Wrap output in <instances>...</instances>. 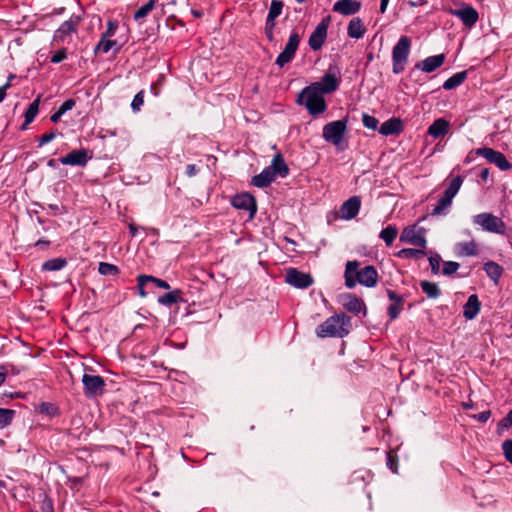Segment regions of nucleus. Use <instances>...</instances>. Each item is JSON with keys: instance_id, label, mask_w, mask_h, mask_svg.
<instances>
[{"instance_id": "f257e3e1", "label": "nucleus", "mask_w": 512, "mask_h": 512, "mask_svg": "<svg viewBox=\"0 0 512 512\" xmlns=\"http://www.w3.org/2000/svg\"><path fill=\"white\" fill-rule=\"evenodd\" d=\"M360 263L358 261H348L345 267V285L352 289L357 283L366 286L374 287L378 282V273L374 266L368 265L359 269Z\"/></svg>"}, {"instance_id": "f03ea898", "label": "nucleus", "mask_w": 512, "mask_h": 512, "mask_svg": "<svg viewBox=\"0 0 512 512\" xmlns=\"http://www.w3.org/2000/svg\"><path fill=\"white\" fill-rule=\"evenodd\" d=\"M297 104L304 105L312 116L322 114L327 109L324 94L317 90L315 85H309L301 90L297 100Z\"/></svg>"}, {"instance_id": "7ed1b4c3", "label": "nucleus", "mask_w": 512, "mask_h": 512, "mask_svg": "<svg viewBox=\"0 0 512 512\" xmlns=\"http://www.w3.org/2000/svg\"><path fill=\"white\" fill-rule=\"evenodd\" d=\"M350 318L344 314L334 315L316 328V335L320 338H342L349 333Z\"/></svg>"}, {"instance_id": "20e7f679", "label": "nucleus", "mask_w": 512, "mask_h": 512, "mask_svg": "<svg viewBox=\"0 0 512 512\" xmlns=\"http://www.w3.org/2000/svg\"><path fill=\"white\" fill-rule=\"evenodd\" d=\"M411 49V39L408 36H401L392 50V71L399 74L404 71Z\"/></svg>"}, {"instance_id": "39448f33", "label": "nucleus", "mask_w": 512, "mask_h": 512, "mask_svg": "<svg viewBox=\"0 0 512 512\" xmlns=\"http://www.w3.org/2000/svg\"><path fill=\"white\" fill-rule=\"evenodd\" d=\"M473 223L479 225L486 232L505 234L506 224L504 221L489 212L480 213L473 216Z\"/></svg>"}, {"instance_id": "423d86ee", "label": "nucleus", "mask_w": 512, "mask_h": 512, "mask_svg": "<svg viewBox=\"0 0 512 512\" xmlns=\"http://www.w3.org/2000/svg\"><path fill=\"white\" fill-rule=\"evenodd\" d=\"M348 119L336 120L327 123L323 127L322 136L324 140L334 146H339L347 130Z\"/></svg>"}, {"instance_id": "0eeeda50", "label": "nucleus", "mask_w": 512, "mask_h": 512, "mask_svg": "<svg viewBox=\"0 0 512 512\" xmlns=\"http://www.w3.org/2000/svg\"><path fill=\"white\" fill-rule=\"evenodd\" d=\"M425 229L416 225L408 226L403 229L400 235V241L411 244L415 247L426 249L427 240L424 236Z\"/></svg>"}, {"instance_id": "6e6552de", "label": "nucleus", "mask_w": 512, "mask_h": 512, "mask_svg": "<svg viewBox=\"0 0 512 512\" xmlns=\"http://www.w3.org/2000/svg\"><path fill=\"white\" fill-rule=\"evenodd\" d=\"M475 154L484 157L489 163L495 164L502 171L510 170L512 167L503 153L492 148H477Z\"/></svg>"}, {"instance_id": "1a4fd4ad", "label": "nucleus", "mask_w": 512, "mask_h": 512, "mask_svg": "<svg viewBox=\"0 0 512 512\" xmlns=\"http://www.w3.org/2000/svg\"><path fill=\"white\" fill-rule=\"evenodd\" d=\"M340 82L341 79L338 76L337 69L329 68L320 81L314 82L311 85H315L317 90L323 94H330L338 89Z\"/></svg>"}, {"instance_id": "9d476101", "label": "nucleus", "mask_w": 512, "mask_h": 512, "mask_svg": "<svg viewBox=\"0 0 512 512\" xmlns=\"http://www.w3.org/2000/svg\"><path fill=\"white\" fill-rule=\"evenodd\" d=\"M300 43V36L297 32H292L289 36L288 42L285 45L283 51L276 58L275 63L279 67H283L287 63L291 62L295 56Z\"/></svg>"}, {"instance_id": "9b49d317", "label": "nucleus", "mask_w": 512, "mask_h": 512, "mask_svg": "<svg viewBox=\"0 0 512 512\" xmlns=\"http://www.w3.org/2000/svg\"><path fill=\"white\" fill-rule=\"evenodd\" d=\"M84 393L87 397H94L104 392L105 381L99 375L84 374L82 377Z\"/></svg>"}, {"instance_id": "f8f14e48", "label": "nucleus", "mask_w": 512, "mask_h": 512, "mask_svg": "<svg viewBox=\"0 0 512 512\" xmlns=\"http://www.w3.org/2000/svg\"><path fill=\"white\" fill-rule=\"evenodd\" d=\"M79 16H72L69 20L61 24V26L54 32L53 41L60 43L70 39L73 33L77 32V27L80 23Z\"/></svg>"}, {"instance_id": "ddd939ff", "label": "nucleus", "mask_w": 512, "mask_h": 512, "mask_svg": "<svg viewBox=\"0 0 512 512\" xmlns=\"http://www.w3.org/2000/svg\"><path fill=\"white\" fill-rule=\"evenodd\" d=\"M285 280L291 286L296 288L305 289L312 285L313 278L310 274L300 272L295 268H290L286 275Z\"/></svg>"}, {"instance_id": "4468645a", "label": "nucleus", "mask_w": 512, "mask_h": 512, "mask_svg": "<svg viewBox=\"0 0 512 512\" xmlns=\"http://www.w3.org/2000/svg\"><path fill=\"white\" fill-rule=\"evenodd\" d=\"M231 203L236 209L248 211L250 218H253L256 214V200L252 195L248 193H242L234 196Z\"/></svg>"}, {"instance_id": "2eb2a0df", "label": "nucleus", "mask_w": 512, "mask_h": 512, "mask_svg": "<svg viewBox=\"0 0 512 512\" xmlns=\"http://www.w3.org/2000/svg\"><path fill=\"white\" fill-rule=\"evenodd\" d=\"M450 14L458 17L467 27L474 26L479 18L476 9L466 4H463L460 9H450Z\"/></svg>"}, {"instance_id": "dca6fc26", "label": "nucleus", "mask_w": 512, "mask_h": 512, "mask_svg": "<svg viewBox=\"0 0 512 512\" xmlns=\"http://www.w3.org/2000/svg\"><path fill=\"white\" fill-rule=\"evenodd\" d=\"M328 19L322 20L311 33L308 44L314 51L319 50L327 38Z\"/></svg>"}, {"instance_id": "f3484780", "label": "nucleus", "mask_w": 512, "mask_h": 512, "mask_svg": "<svg viewBox=\"0 0 512 512\" xmlns=\"http://www.w3.org/2000/svg\"><path fill=\"white\" fill-rule=\"evenodd\" d=\"M91 156L88 155V151L86 149H78L73 150L67 155L61 157L59 159L60 163L63 165L70 166H85Z\"/></svg>"}, {"instance_id": "a211bd4d", "label": "nucleus", "mask_w": 512, "mask_h": 512, "mask_svg": "<svg viewBox=\"0 0 512 512\" xmlns=\"http://www.w3.org/2000/svg\"><path fill=\"white\" fill-rule=\"evenodd\" d=\"M361 207V199L359 196H352L346 200L340 207V217L345 220L355 218Z\"/></svg>"}, {"instance_id": "6ab92c4d", "label": "nucleus", "mask_w": 512, "mask_h": 512, "mask_svg": "<svg viewBox=\"0 0 512 512\" xmlns=\"http://www.w3.org/2000/svg\"><path fill=\"white\" fill-rule=\"evenodd\" d=\"M445 55L438 54L425 58L422 62L417 63L415 68L421 69L425 73H431L438 69L445 62Z\"/></svg>"}, {"instance_id": "aec40b11", "label": "nucleus", "mask_w": 512, "mask_h": 512, "mask_svg": "<svg viewBox=\"0 0 512 512\" xmlns=\"http://www.w3.org/2000/svg\"><path fill=\"white\" fill-rule=\"evenodd\" d=\"M360 8L361 3L356 0H339L333 6V10L342 15H354Z\"/></svg>"}, {"instance_id": "412c9836", "label": "nucleus", "mask_w": 512, "mask_h": 512, "mask_svg": "<svg viewBox=\"0 0 512 512\" xmlns=\"http://www.w3.org/2000/svg\"><path fill=\"white\" fill-rule=\"evenodd\" d=\"M403 131V124L399 118H391L379 128V133L384 136L397 135Z\"/></svg>"}, {"instance_id": "4be33fe9", "label": "nucleus", "mask_w": 512, "mask_h": 512, "mask_svg": "<svg viewBox=\"0 0 512 512\" xmlns=\"http://www.w3.org/2000/svg\"><path fill=\"white\" fill-rule=\"evenodd\" d=\"M275 177L280 176L282 178L289 174V168L281 153L274 155L270 166H268Z\"/></svg>"}, {"instance_id": "5701e85b", "label": "nucleus", "mask_w": 512, "mask_h": 512, "mask_svg": "<svg viewBox=\"0 0 512 512\" xmlns=\"http://www.w3.org/2000/svg\"><path fill=\"white\" fill-rule=\"evenodd\" d=\"M481 303L476 294L470 295L463 307V315L467 320H473L479 313Z\"/></svg>"}, {"instance_id": "b1692460", "label": "nucleus", "mask_w": 512, "mask_h": 512, "mask_svg": "<svg viewBox=\"0 0 512 512\" xmlns=\"http://www.w3.org/2000/svg\"><path fill=\"white\" fill-rule=\"evenodd\" d=\"M450 128V123L444 118L436 119L428 128V134L433 138L445 136Z\"/></svg>"}, {"instance_id": "393cba45", "label": "nucleus", "mask_w": 512, "mask_h": 512, "mask_svg": "<svg viewBox=\"0 0 512 512\" xmlns=\"http://www.w3.org/2000/svg\"><path fill=\"white\" fill-rule=\"evenodd\" d=\"M275 178L270 168L266 167L261 173L252 178L251 183L258 188H264L269 186Z\"/></svg>"}, {"instance_id": "a878e982", "label": "nucleus", "mask_w": 512, "mask_h": 512, "mask_svg": "<svg viewBox=\"0 0 512 512\" xmlns=\"http://www.w3.org/2000/svg\"><path fill=\"white\" fill-rule=\"evenodd\" d=\"M365 27L360 18H353L348 25L347 33L350 38L360 39L364 36Z\"/></svg>"}, {"instance_id": "bb28decb", "label": "nucleus", "mask_w": 512, "mask_h": 512, "mask_svg": "<svg viewBox=\"0 0 512 512\" xmlns=\"http://www.w3.org/2000/svg\"><path fill=\"white\" fill-rule=\"evenodd\" d=\"M487 276L495 283L498 284V281L503 273V268L494 261H488L484 264L483 267Z\"/></svg>"}, {"instance_id": "cd10ccee", "label": "nucleus", "mask_w": 512, "mask_h": 512, "mask_svg": "<svg viewBox=\"0 0 512 512\" xmlns=\"http://www.w3.org/2000/svg\"><path fill=\"white\" fill-rule=\"evenodd\" d=\"M344 299L345 302L343 305L345 309L348 310L349 312L358 314L364 308L363 301L357 298L355 295L347 294L344 296Z\"/></svg>"}, {"instance_id": "c85d7f7f", "label": "nucleus", "mask_w": 512, "mask_h": 512, "mask_svg": "<svg viewBox=\"0 0 512 512\" xmlns=\"http://www.w3.org/2000/svg\"><path fill=\"white\" fill-rule=\"evenodd\" d=\"M456 251L460 256H476L478 254L477 244L474 240L457 243Z\"/></svg>"}, {"instance_id": "c756f323", "label": "nucleus", "mask_w": 512, "mask_h": 512, "mask_svg": "<svg viewBox=\"0 0 512 512\" xmlns=\"http://www.w3.org/2000/svg\"><path fill=\"white\" fill-rule=\"evenodd\" d=\"M467 78V72L461 71L455 73L443 83V89L452 90L461 85Z\"/></svg>"}, {"instance_id": "7c9ffc66", "label": "nucleus", "mask_w": 512, "mask_h": 512, "mask_svg": "<svg viewBox=\"0 0 512 512\" xmlns=\"http://www.w3.org/2000/svg\"><path fill=\"white\" fill-rule=\"evenodd\" d=\"M420 287L430 299H436L441 295L439 286L434 282L423 280L420 282Z\"/></svg>"}, {"instance_id": "2f4dec72", "label": "nucleus", "mask_w": 512, "mask_h": 512, "mask_svg": "<svg viewBox=\"0 0 512 512\" xmlns=\"http://www.w3.org/2000/svg\"><path fill=\"white\" fill-rule=\"evenodd\" d=\"M39 105H40V96H38L30 105L28 106L24 117L25 122L22 125V129H25L28 124H30L36 117L39 111Z\"/></svg>"}, {"instance_id": "473e14b6", "label": "nucleus", "mask_w": 512, "mask_h": 512, "mask_svg": "<svg viewBox=\"0 0 512 512\" xmlns=\"http://www.w3.org/2000/svg\"><path fill=\"white\" fill-rule=\"evenodd\" d=\"M426 255L425 249H413V248H404L396 253V256L401 259H420Z\"/></svg>"}, {"instance_id": "72a5a7b5", "label": "nucleus", "mask_w": 512, "mask_h": 512, "mask_svg": "<svg viewBox=\"0 0 512 512\" xmlns=\"http://www.w3.org/2000/svg\"><path fill=\"white\" fill-rule=\"evenodd\" d=\"M452 200L453 199H451L450 197H448L447 195H445L443 193V195L439 199L438 203L432 209L431 215L435 216V215L445 214L446 210L451 206Z\"/></svg>"}, {"instance_id": "f704fd0d", "label": "nucleus", "mask_w": 512, "mask_h": 512, "mask_svg": "<svg viewBox=\"0 0 512 512\" xmlns=\"http://www.w3.org/2000/svg\"><path fill=\"white\" fill-rule=\"evenodd\" d=\"M67 265L65 258H53L45 261L42 264V270L44 271H59Z\"/></svg>"}, {"instance_id": "c9c22d12", "label": "nucleus", "mask_w": 512, "mask_h": 512, "mask_svg": "<svg viewBox=\"0 0 512 512\" xmlns=\"http://www.w3.org/2000/svg\"><path fill=\"white\" fill-rule=\"evenodd\" d=\"M397 234L398 229L395 226L389 225L381 230L379 237L385 242L387 246H391L396 239Z\"/></svg>"}, {"instance_id": "e433bc0d", "label": "nucleus", "mask_w": 512, "mask_h": 512, "mask_svg": "<svg viewBox=\"0 0 512 512\" xmlns=\"http://www.w3.org/2000/svg\"><path fill=\"white\" fill-rule=\"evenodd\" d=\"M463 183V178L461 176H457L453 178L447 187V189L444 191V194L453 199L456 194L458 193L461 185Z\"/></svg>"}, {"instance_id": "4c0bfd02", "label": "nucleus", "mask_w": 512, "mask_h": 512, "mask_svg": "<svg viewBox=\"0 0 512 512\" xmlns=\"http://www.w3.org/2000/svg\"><path fill=\"white\" fill-rule=\"evenodd\" d=\"M157 0H150L145 5L141 6L134 14L135 20H140L145 18L154 8Z\"/></svg>"}, {"instance_id": "58836bf2", "label": "nucleus", "mask_w": 512, "mask_h": 512, "mask_svg": "<svg viewBox=\"0 0 512 512\" xmlns=\"http://www.w3.org/2000/svg\"><path fill=\"white\" fill-rule=\"evenodd\" d=\"M15 412L10 409L0 408V428H5L11 424Z\"/></svg>"}, {"instance_id": "ea45409f", "label": "nucleus", "mask_w": 512, "mask_h": 512, "mask_svg": "<svg viewBox=\"0 0 512 512\" xmlns=\"http://www.w3.org/2000/svg\"><path fill=\"white\" fill-rule=\"evenodd\" d=\"M98 271L101 275H117L119 273V269L116 265L101 262L99 263Z\"/></svg>"}, {"instance_id": "a19ab883", "label": "nucleus", "mask_w": 512, "mask_h": 512, "mask_svg": "<svg viewBox=\"0 0 512 512\" xmlns=\"http://www.w3.org/2000/svg\"><path fill=\"white\" fill-rule=\"evenodd\" d=\"M283 3L279 0H273L270 5V9L267 17L271 19H276L282 12Z\"/></svg>"}, {"instance_id": "79ce46f5", "label": "nucleus", "mask_w": 512, "mask_h": 512, "mask_svg": "<svg viewBox=\"0 0 512 512\" xmlns=\"http://www.w3.org/2000/svg\"><path fill=\"white\" fill-rule=\"evenodd\" d=\"M177 293H179V291L168 292V293L160 296L158 298V302L161 305L170 306V305H172V304L177 302V300H178Z\"/></svg>"}, {"instance_id": "37998d69", "label": "nucleus", "mask_w": 512, "mask_h": 512, "mask_svg": "<svg viewBox=\"0 0 512 512\" xmlns=\"http://www.w3.org/2000/svg\"><path fill=\"white\" fill-rule=\"evenodd\" d=\"M107 37L102 36V39L96 46L95 51H100L102 53H107L111 50V48L116 44V41L114 40H108Z\"/></svg>"}, {"instance_id": "c03bdc74", "label": "nucleus", "mask_w": 512, "mask_h": 512, "mask_svg": "<svg viewBox=\"0 0 512 512\" xmlns=\"http://www.w3.org/2000/svg\"><path fill=\"white\" fill-rule=\"evenodd\" d=\"M362 123L366 128L371 129V130H376L378 127L379 121L376 117L364 113L362 115Z\"/></svg>"}, {"instance_id": "a18cd8bd", "label": "nucleus", "mask_w": 512, "mask_h": 512, "mask_svg": "<svg viewBox=\"0 0 512 512\" xmlns=\"http://www.w3.org/2000/svg\"><path fill=\"white\" fill-rule=\"evenodd\" d=\"M459 267L460 265L458 262L445 261L443 263L442 273L446 276L452 275L459 269Z\"/></svg>"}, {"instance_id": "49530a36", "label": "nucleus", "mask_w": 512, "mask_h": 512, "mask_svg": "<svg viewBox=\"0 0 512 512\" xmlns=\"http://www.w3.org/2000/svg\"><path fill=\"white\" fill-rule=\"evenodd\" d=\"M39 411L43 414L54 416L58 413V408L52 403L43 402L39 406Z\"/></svg>"}, {"instance_id": "de8ad7c7", "label": "nucleus", "mask_w": 512, "mask_h": 512, "mask_svg": "<svg viewBox=\"0 0 512 512\" xmlns=\"http://www.w3.org/2000/svg\"><path fill=\"white\" fill-rule=\"evenodd\" d=\"M143 103H144V92L140 91L139 93H137L134 96L132 103H131V107L134 111H139L141 106L143 105Z\"/></svg>"}, {"instance_id": "09e8293b", "label": "nucleus", "mask_w": 512, "mask_h": 512, "mask_svg": "<svg viewBox=\"0 0 512 512\" xmlns=\"http://www.w3.org/2000/svg\"><path fill=\"white\" fill-rule=\"evenodd\" d=\"M440 261H441V257L438 254L429 257V263H430L431 271L433 274L439 273Z\"/></svg>"}, {"instance_id": "8fccbe9b", "label": "nucleus", "mask_w": 512, "mask_h": 512, "mask_svg": "<svg viewBox=\"0 0 512 512\" xmlns=\"http://www.w3.org/2000/svg\"><path fill=\"white\" fill-rule=\"evenodd\" d=\"M403 304H391L388 307V315L391 320L396 319L402 311Z\"/></svg>"}, {"instance_id": "3c124183", "label": "nucleus", "mask_w": 512, "mask_h": 512, "mask_svg": "<svg viewBox=\"0 0 512 512\" xmlns=\"http://www.w3.org/2000/svg\"><path fill=\"white\" fill-rule=\"evenodd\" d=\"M505 458L512 464V440H506L502 444Z\"/></svg>"}, {"instance_id": "603ef678", "label": "nucleus", "mask_w": 512, "mask_h": 512, "mask_svg": "<svg viewBox=\"0 0 512 512\" xmlns=\"http://www.w3.org/2000/svg\"><path fill=\"white\" fill-rule=\"evenodd\" d=\"M66 58H67V52H66V49L63 48V49H60V50L56 51L55 53H53V55L51 56V62L52 63H60Z\"/></svg>"}, {"instance_id": "864d4df0", "label": "nucleus", "mask_w": 512, "mask_h": 512, "mask_svg": "<svg viewBox=\"0 0 512 512\" xmlns=\"http://www.w3.org/2000/svg\"><path fill=\"white\" fill-rule=\"evenodd\" d=\"M57 134L56 132L54 131H51L49 133H45L43 134L40 138H39V146H43L49 142H51L52 140H54L56 138Z\"/></svg>"}, {"instance_id": "5fc2aeb1", "label": "nucleus", "mask_w": 512, "mask_h": 512, "mask_svg": "<svg viewBox=\"0 0 512 512\" xmlns=\"http://www.w3.org/2000/svg\"><path fill=\"white\" fill-rule=\"evenodd\" d=\"M387 296L392 304H403L404 298L393 290H387Z\"/></svg>"}, {"instance_id": "6e6d98bb", "label": "nucleus", "mask_w": 512, "mask_h": 512, "mask_svg": "<svg viewBox=\"0 0 512 512\" xmlns=\"http://www.w3.org/2000/svg\"><path fill=\"white\" fill-rule=\"evenodd\" d=\"M75 104H76L75 100L68 99L61 104V106L58 108V111L64 115L67 111L73 109Z\"/></svg>"}, {"instance_id": "4d7b16f0", "label": "nucleus", "mask_w": 512, "mask_h": 512, "mask_svg": "<svg viewBox=\"0 0 512 512\" xmlns=\"http://www.w3.org/2000/svg\"><path fill=\"white\" fill-rule=\"evenodd\" d=\"M117 29V23L113 21L108 22V27L106 32L103 34L104 37H111L115 34Z\"/></svg>"}, {"instance_id": "13d9d810", "label": "nucleus", "mask_w": 512, "mask_h": 512, "mask_svg": "<svg viewBox=\"0 0 512 512\" xmlns=\"http://www.w3.org/2000/svg\"><path fill=\"white\" fill-rule=\"evenodd\" d=\"M387 466L389 469H391L393 472H397L396 466L397 462L391 452L387 453Z\"/></svg>"}, {"instance_id": "bf43d9fd", "label": "nucleus", "mask_w": 512, "mask_h": 512, "mask_svg": "<svg viewBox=\"0 0 512 512\" xmlns=\"http://www.w3.org/2000/svg\"><path fill=\"white\" fill-rule=\"evenodd\" d=\"M503 428H509L512 426V411H510L499 424Z\"/></svg>"}, {"instance_id": "052dcab7", "label": "nucleus", "mask_w": 512, "mask_h": 512, "mask_svg": "<svg viewBox=\"0 0 512 512\" xmlns=\"http://www.w3.org/2000/svg\"><path fill=\"white\" fill-rule=\"evenodd\" d=\"M185 173H186V175L188 177H193V176H195L198 173V168L196 167L195 164H189L186 167V172Z\"/></svg>"}, {"instance_id": "680f3d73", "label": "nucleus", "mask_w": 512, "mask_h": 512, "mask_svg": "<svg viewBox=\"0 0 512 512\" xmlns=\"http://www.w3.org/2000/svg\"><path fill=\"white\" fill-rule=\"evenodd\" d=\"M145 284L146 283L144 281H140V278L137 277V288H138L139 295L142 298L146 297V295H147L146 291L144 290Z\"/></svg>"}, {"instance_id": "e2e57ef3", "label": "nucleus", "mask_w": 512, "mask_h": 512, "mask_svg": "<svg viewBox=\"0 0 512 512\" xmlns=\"http://www.w3.org/2000/svg\"><path fill=\"white\" fill-rule=\"evenodd\" d=\"M10 88V83L6 82L0 87V102H2L6 96V91Z\"/></svg>"}, {"instance_id": "0e129e2a", "label": "nucleus", "mask_w": 512, "mask_h": 512, "mask_svg": "<svg viewBox=\"0 0 512 512\" xmlns=\"http://www.w3.org/2000/svg\"><path fill=\"white\" fill-rule=\"evenodd\" d=\"M138 277L140 278V281H144L145 283H147V282L156 283V280H157V278L154 276L144 275V274L139 275Z\"/></svg>"}, {"instance_id": "69168bd1", "label": "nucleus", "mask_w": 512, "mask_h": 512, "mask_svg": "<svg viewBox=\"0 0 512 512\" xmlns=\"http://www.w3.org/2000/svg\"><path fill=\"white\" fill-rule=\"evenodd\" d=\"M490 415V411H483L477 416V419L481 422H486L490 418Z\"/></svg>"}, {"instance_id": "338daca9", "label": "nucleus", "mask_w": 512, "mask_h": 512, "mask_svg": "<svg viewBox=\"0 0 512 512\" xmlns=\"http://www.w3.org/2000/svg\"><path fill=\"white\" fill-rule=\"evenodd\" d=\"M155 284H156V285H157V287H159V288H162V289H165V290L170 289V285L168 284V282H166V281H164V280H162V279L157 278V280H156V283H155Z\"/></svg>"}, {"instance_id": "774afa93", "label": "nucleus", "mask_w": 512, "mask_h": 512, "mask_svg": "<svg viewBox=\"0 0 512 512\" xmlns=\"http://www.w3.org/2000/svg\"><path fill=\"white\" fill-rule=\"evenodd\" d=\"M276 26V19L266 18L265 28L274 30Z\"/></svg>"}]
</instances>
